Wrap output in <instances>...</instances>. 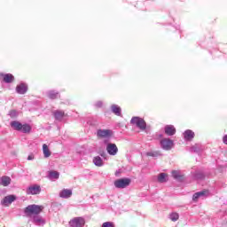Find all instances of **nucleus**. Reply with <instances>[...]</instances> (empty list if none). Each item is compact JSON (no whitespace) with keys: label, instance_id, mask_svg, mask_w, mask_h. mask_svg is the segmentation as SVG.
Returning a JSON list of instances; mask_svg holds the SVG:
<instances>
[{"label":"nucleus","instance_id":"1a4fd4ad","mask_svg":"<svg viewBox=\"0 0 227 227\" xmlns=\"http://www.w3.org/2000/svg\"><path fill=\"white\" fill-rule=\"evenodd\" d=\"M98 137H111L113 131L111 129H98L97 131Z\"/></svg>","mask_w":227,"mask_h":227},{"label":"nucleus","instance_id":"2f4dec72","mask_svg":"<svg viewBox=\"0 0 227 227\" xmlns=\"http://www.w3.org/2000/svg\"><path fill=\"white\" fill-rule=\"evenodd\" d=\"M192 152H200V145L196 144L195 145L192 146Z\"/></svg>","mask_w":227,"mask_h":227},{"label":"nucleus","instance_id":"dca6fc26","mask_svg":"<svg viewBox=\"0 0 227 227\" xmlns=\"http://www.w3.org/2000/svg\"><path fill=\"white\" fill-rule=\"evenodd\" d=\"M111 111L116 116H121V107H120V106H118V105H112L111 106Z\"/></svg>","mask_w":227,"mask_h":227},{"label":"nucleus","instance_id":"f257e3e1","mask_svg":"<svg viewBox=\"0 0 227 227\" xmlns=\"http://www.w3.org/2000/svg\"><path fill=\"white\" fill-rule=\"evenodd\" d=\"M130 123L132 125H135V127H137L140 130H146V121H145V119L141 117H137V116L132 117Z\"/></svg>","mask_w":227,"mask_h":227},{"label":"nucleus","instance_id":"473e14b6","mask_svg":"<svg viewBox=\"0 0 227 227\" xmlns=\"http://www.w3.org/2000/svg\"><path fill=\"white\" fill-rule=\"evenodd\" d=\"M35 160V155L29 154V155L27 156V160Z\"/></svg>","mask_w":227,"mask_h":227},{"label":"nucleus","instance_id":"f8f14e48","mask_svg":"<svg viewBox=\"0 0 227 227\" xmlns=\"http://www.w3.org/2000/svg\"><path fill=\"white\" fill-rule=\"evenodd\" d=\"M164 130L167 136H175V134H176V129L173 125L165 126Z\"/></svg>","mask_w":227,"mask_h":227},{"label":"nucleus","instance_id":"7ed1b4c3","mask_svg":"<svg viewBox=\"0 0 227 227\" xmlns=\"http://www.w3.org/2000/svg\"><path fill=\"white\" fill-rule=\"evenodd\" d=\"M130 185V179L129 178H121L114 181V186L117 189H125Z\"/></svg>","mask_w":227,"mask_h":227},{"label":"nucleus","instance_id":"20e7f679","mask_svg":"<svg viewBox=\"0 0 227 227\" xmlns=\"http://www.w3.org/2000/svg\"><path fill=\"white\" fill-rule=\"evenodd\" d=\"M27 194L35 196L42 192V187L39 184H32L27 189Z\"/></svg>","mask_w":227,"mask_h":227},{"label":"nucleus","instance_id":"72a5a7b5","mask_svg":"<svg viewBox=\"0 0 227 227\" xmlns=\"http://www.w3.org/2000/svg\"><path fill=\"white\" fill-rule=\"evenodd\" d=\"M96 106H97V107H102V106H103L102 101H98V102L96 103Z\"/></svg>","mask_w":227,"mask_h":227},{"label":"nucleus","instance_id":"393cba45","mask_svg":"<svg viewBox=\"0 0 227 227\" xmlns=\"http://www.w3.org/2000/svg\"><path fill=\"white\" fill-rule=\"evenodd\" d=\"M158 182H160V184H164L165 182H168V176L166 173H160L158 176Z\"/></svg>","mask_w":227,"mask_h":227},{"label":"nucleus","instance_id":"9b49d317","mask_svg":"<svg viewBox=\"0 0 227 227\" xmlns=\"http://www.w3.org/2000/svg\"><path fill=\"white\" fill-rule=\"evenodd\" d=\"M184 141H192V139H194V131L191 130V129H186L184 133H183Z\"/></svg>","mask_w":227,"mask_h":227},{"label":"nucleus","instance_id":"a878e982","mask_svg":"<svg viewBox=\"0 0 227 227\" xmlns=\"http://www.w3.org/2000/svg\"><path fill=\"white\" fill-rule=\"evenodd\" d=\"M172 176L175 180H182V172L180 170H173Z\"/></svg>","mask_w":227,"mask_h":227},{"label":"nucleus","instance_id":"c756f323","mask_svg":"<svg viewBox=\"0 0 227 227\" xmlns=\"http://www.w3.org/2000/svg\"><path fill=\"white\" fill-rule=\"evenodd\" d=\"M9 116L11 118H17V116H19V112H17V110H12L9 112Z\"/></svg>","mask_w":227,"mask_h":227},{"label":"nucleus","instance_id":"423d86ee","mask_svg":"<svg viewBox=\"0 0 227 227\" xmlns=\"http://www.w3.org/2000/svg\"><path fill=\"white\" fill-rule=\"evenodd\" d=\"M174 145L173 140L169 138H163L160 140V146L163 150L169 151L173 148Z\"/></svg>","mask_w":227,"mask_h":227},{"label":"nucleus","instance_id":"bb28decb","mask_svg":"<svg viewBox=\"0 0 227 227\" xmlns=\"http://www.w3.org/2000/svg\"><path fill=\"white\" fill-rule=\"evenodd\" d=\"M21 132H24L25 134H27L31 132V126L29 124H21Z\"/></svg>","mask_w":227,"mask_h":227},{"label":"nucleus","instance_id":"aec40b11","mask_svg":"<svg viewBox=\"0 0 227 227\" xmlns=\"http://www.w3.org/2000/svg\"><path fill=\"white\" fill-rule=\"evenodd\" d=\"M2 75L4 77V82L10 83V82H13V81L15 80V77L12 74H5Z\"/></svg>","mask_w":227,"mask_h":227},{"label":"nucleus","instance_id":"f3484780","mask_svg":"<svg viewBox=\"0 0 227 227\" xmlns=\"http://www.w3.org/2000/svg\"><path fill=\"white\" fill-rule=\"evenodd\" d=\"M207 192H207V191H202V192H196V193L193 194V196H192L193 201H198V200H199L200 198H205V196H207Z\"/></svg>","mask_w":227,"mask_h":227},{"label":"nucleus","instance_id":"2eb2a0df","mask_svg":"<svg viewBox=\"0 0 227 227\" xmlns=\"http://www.w3.org/2000/svg\"><path fill=\"white\" fill-rule=\"evenodd\" d=\"M48 178H49V180H51L52 182L58 180L59 178V172H58L56 170L49 171Z\"/></svg>","mask_w":227,"mask_h":227},{"label":"nucleus","instance_id":"f03ea898","mask_svg":"<svg viewBox=\"0 0 227 227\" xmlns=\"http://www.w3.org/2000/svg\"><path fill=\"white\" fill-rule=\"evenodd\" d=\"M43 209V207L38 205H29L25 208V214L27 215H38Z\"/></svg>","mask_w":227,"mask_h":227},{"label":"nucleus","instance_id":"0eeeda50","mask_svg":"<svg viewBox=\"0 0 227 227\" xmlns=\"http://www.w3.org/2000/svg\"><path fill=\"white\" fill-rule=\"evenodd\" d=\"M106 152L108 155H112L113 157H114V155H118V146L116 145V144L107 143Z\"/></svg>","mask_w":227,"mask_h":227},{"label":"nucleus","instance_id":"c85d7f7f","mask_svg":"<svg viewBox=\"0 0 227 227\" xmlns=\"http://www.w3.org/2000/svg\"><path fill=\"white\" fill-rule=\"evenodd\" d=\"M145 155H146L147 157H159V152H147L145 153Z\"/></svg>","mask_w":227,"mask_h":227},{"label":"nucleus","instance_id":"412c9836","mask_svg":"<svg viewBox=\"0 0 227 227\" xmlns=\"http://www.w3.org/2000/svg\"><path fill=\"white\" fill-rule=\"evenodd\" d=\"M34 223L37 226H43V224H45V220H43L42 216L35 215L34 217Z\"/></svg>","mask_w":227,"mask_h":227},{"label":"nucleus","instance_id":"ddd939ff","mask_svg":"<svg viewBox=\"0 0 227 227\" xmlns=\"http://www.w3.org/2000/svg\"><path fill=\"white\" fill-rule=\"evenodd\" d=\"M16 200L15 195H8L4 197V199L2 201V204L5 207H8V205H12L13 201Z\"/></svg>","mask_w":227,"mask_h":227},{"label":"nucleus","instance_id":"4be33fe9","mask_svg":"<svg viewBox=\"0 0 227 227\" xmlns=\"http://www.w3.org/2000/svg\"><path fill=\"white\" fill-rule=\"evenodd\" d=\"M11 127L14 129V130H21L22 129V123L17 121H13L11 122Z\"/></svg>","mask_w":227,"mask_h":227},{"label":"nucleus","instance_id":"cd10ccee","mask_svg":"<svg viewBox=\"0 0 227 227\" xmlns=\"http://www.w3.org/2000/svg\"><path fill=\"white\" fill-rule=\"evenodd\" d=\"M169 219L170 221H173V223H176V221L180 219V215H178V213H171L169 215Z\"/></svg>","mask_w":227,"mask_h":227},{"label":"nucleus","instance_id":"39448f33","mask_svg":"<svg viewBox=\"0 0 227 227\" xmlns=\"http://www.w3.org/2000/svg\"><path fill=\"white\" fill-rule=\"evenodd\" d=\"M86 224V221L82 217H74L69 222L71 227H82Z\"/></svg>","mask_w":227,"mask_h":227},{"label":"nucleus","instance_id":"7c9ffc66","mask_svg":"<svg viewBox=\"0 0 227 227\" xmlns=\"http://www.w3.org/2000/svg\"><path fill=\"white\" fill-rule=\"evenodd\" d=\"M101 227H114V223L113 222H105Z\"/></svg>","mask_w":227,"mask_h":227},{"label":"nucleus","instance_id":"4468645a","mask_svg":"<svg viewBox=\"0 0 227 227\" xmlns=\"http://www.w3.org/2000/svg\"><path fill=\"white\" fill-rule=\"evenodd\" d=\"M12 184V178L8 176H4L0 178V185L8 187Z\"/></svg>","mask_w":227,"mask_h":227},{"label":"nucleus","instance_id":"a211bd4d","mask_svg":"<svg viewBox=\"0 0 227 227\" xmlns=\"http://www.w3.org/2000/svg\"><path fill=\"white\" fill-rule=\"evenodd\" d=\"M43 153L45 159H49L51 155V150L49 149V145L47 144L43 145Z\"/></svg>","mask_w":227,"mask_h":227},{"label":"nucleus","instance_id":"f704fd0d","mask_svg":"<svg viewBox=\"0 0 227 227\" xmlns=\"http://www.w3.org/2000/svg\"><path fill=\"white\" fill-rule=\"evenodd\" d=\"M223 143L224 145H227V135L223 136Z\"/></svg>","mask_w":227,"mask_h":227},{"label":"nucleus","instance_id":"5701e85b","mask_svg":"<svg viewBox=\"0 0 227 227\" xmlns=\"http://www.w3.org/2000/svg\"><path fill=\"white\" fill-rule=\"evenodd\" d=\"M47 97L51 100H54L55 98H58V97H59V93L55 90H50L47 92Z\"/></svg>","mask_w":227,"mask_h":227},{"label":"nucleus","instance_id":"b1692460","mask_svg":"<svg viewBox=\"0 0 227 227\" xmlns=\"http://www.w3.org/2000/svg\"><path fill=\"white\" fill-rule=\"evenodd\" d=\"M54 116L56 120L61 121V120H63V117L65 116V112L58 110L54 113Z\"/></svg>","mask_w":227,"mask_h":227},{"label":"nucleus","instance_id":"9d476101","mask_svg":"<svg viewBox=\"0 0 227 227\" xmlns=\"http://www.w3.org/2000/svg\"><path fill=\"white\" fill-rule=\"evenodd\" d=\"M73 192L71 189H63L59 192V198H63L64 200H68V198H72Z\"/></svg>","mask_w":227,"mask_h":227},{"label":"nucleus","instance_id":"6e6552de","mask_svg":"<svg viewBox=\"0 0 227 227\" xmlns=\"http://www.w3.org/2000/svg\"><path fill=\"white\" fill-rule=\"evenodd\" d=\"M16 93L19 95H26L27 93V84L21 82L16 86Z\"/></svg>","mask_w":227,"mask_h":227},{"label":"nucleus","instance_id":"6ab92c4d","mask_svg":"<svg viewBox=\"0 0 227 227\" xmlns=\"http://www.w3.org/2000/svg\"><path fill=\"white\" fill-rule=\"evenodd\" d=\"M93 164L98 168H102V166H104V160L100 156H96L93 158Z\"/></svg>","mask_w":227,"mask_h":227}]
</instances>
